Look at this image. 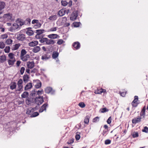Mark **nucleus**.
<instances>
[{"label":"nucleus","mask_w":148,"mask_h":148,"mask_svg":"<svg viewBox=\"0 0 148 148\" xmlns=\"http://www.w3.org/2000/svg\"><path fill=\"white\" fill-rule=\"evenodd\" d=\"M10 48L9 46L6 47L4 49L5 52L6 53H9L10 51Z\"/></svg>","instance_id":"nucleus-46"},{"label":"nucleus","mask_w":148,"mask_h":148,"mask_svg":"<svg viewBox=\"0 0 148 148\" xmlns=\"http://www.w3.org/2000/svg\"><path fill=\"white\" fill-rule=\"evenodd\" d=\"M78 105L82 108H84L85 107L86 105L84 102H80L79 104Z\"/></svg>","instance_id":"nucleus-45"},{"label":"nucleus","mask_w":148,"mask_h":148,"mask_svg":"<svg viewBox=\"0 0 148 148\" xmlns=\"http://www.w3.org/2000/svg\"><path fill=\"white\" fill-rule=\"evenodd\" d=\"M142 132L145 133H148V127L147 126L144 127V129L142 130Z\"/></svg>","instance_id":"nucleus-51"},{"label":"nucleus","mask_w":148,"mask_h":148,"mask_svg":"<svg viewBox=\"0 0 148 148\" xmlns=\"http://www.w3.org/2000/svg\"><path fill=\"white\" fill-rule=\"evenodd\" d=\"M34 111V108H29L27 109L26 113L27 114L30 115L31 116Z\"/></svg>","instance_id":"nucleus-14"},{"label":"nucleus","mask_w":148,"mask_h":148,"mask_svg":"<svg viewBox=\"0 0 148 148\" xmlns=\"http://www.w3.org/2000/svg\"><path fill=\"white\" fill-rule=\"evenodd\" d=\"M18 86V89L16 90V91H20L23 87L22 85H17Z\"/></svg>","instance_id":"nucleus-47"},{"label":"nucleus","mask_w":148,"mask_h":148,"mask_svg":"<svg viewBox=\"0 0 148 148\" xmlns=\"http://www.w3.org/2000/svg\"><path fill=\"white\" fill-rule=\"evenodd\" d=\"M58 28L57 27H52L50 29L49 31L51 32L55 31L57 30Z\"/></svg>","instance_id":"nucleus-53"},{"label":"nucleus","mask_w":148,"mask_h":148,"mask_svg":"<svg viewBox=\"0 0 148 148\" xmlns=\"http://www.w3.org/2000/svg\"><path fill=\"white\" fill-rule=\"evenodd\" d=\"M43 97L39 96L36 97L35 99V102L38 105L41 104L43 102Z\"/></svg>","instance_id":"nucleus-1"},{"label":"nucleus","mask_w":148,"mask_h":148,"mask_svg":"<svg viewBox=\"0 0 148 148\" xmlns=\"http://www.w3.org/2000/svg\"><path fill=\"white\" fill-rule=\"evenodd\" d=\"M73 46L76 50H77L80 48V45L78 42H76L73 43Z\"/></svg>","instance_id":"nucleus-9"},{"label":"nucleus","mask_w":148,"mask_h":148,"mask_svg":"<svg viewBox=\"0 0 148 148\" xmlns=\"http://www.w3.org/2000/svg\"><path fill=\"white\" fill-rule=\"evenodd\" d=\"M111 140L109 139L106 140L105 142V143L106 145H108L110 144L111 143Z\"/></svg>","instance_id":"nucleus-58"},{"label":"nucleus","mask_w":148,"mask_h":148,"mask_svg":"<svg viewBox=\"0 0 148 148\" xmlns=\"http://www.w3.org/2000/svg\"><path fill=\"white\" fill-rule=\"evenodd\" d=\"M32 84L31 83H28L25 86L24 88L25 90H28V89L32 88Z\"/></svg>","instance_id":"nucleus-17"},{"label":"nucleus","mask_w":148,"mask_h":148,"mask_svg":"<svg viewBox=\"0 0 148 148\" xmlns=\"http://www.w3.org/2000/svg\"><path fill=\"white\" fill-rule=\"evenodd\" d=\"M34 84L36 83L35 84V87L36 88H40L41 86V83L38 80H33Z\"/></svg>","instance_id":"nucleus-5"},{"label":"nucleus","mask_w":148,"mask_h":148,"mask_svg":"<svg viewBox=\"0 0 148 148\" xmlns=\"http://www.w3.org/2000/svg\"><path fill=\"white\" fill-rule=\"evenodd\" d=\"M6 56L5 55H2L0 57V62L3 63L6 60Z\"/></svg>","instance_id":"nucleus-28"},{"label":"nucleus","mask_w":148,"mask_h":148,"mask_svg":"<svg viewBox=\"0 0 148 148\" xmlns=\"http://www.w3.org/2000/svg\"><path fill=\"white\" fill-rule=\"evenodd\" d=\"M47 37L50 39H56L59 37V36L57 34H51L49 35Z\"/></svg>","instance_id":"nucleus-12"},{"label":"nucleus","mask_w":148,"mask_h":148,"mask_svg":"<svg viewBox=\"0 0 148 148\" xmlns=\"http://www.w3.org/2000/svg\"><path fill=\"white\" fill-rule=\"evenodd\" d=\"M16 84L15 82H12L10 84V89L12 90H13L16 88Z\"/></svg>","instance_id":"nucleus-16"},{"label":"nucleus","mask_w":148,"mask_h":148,"mask_svg":"<svg viewBox=\"0 0 148 148\" xmlns=\"http://www.w3.org/2000/svg\"><path fill=\"white\" fill-rule=\"evenodd\" d=\"M61 3L62 5L64 6H66L68 4L67 2L66 1H62Z\"/></svg>","instance_id":"nucleus-48"},{"label":"nucleus","mask_w":148,"mask_h":148,"mask_svg":"<svg viewBox=\"0 0 148 148\" xmlns=\"http://www.w3.org/2000/svg\"><path fill=\"white\" fill-rule=\"evenodd\" d=\"M100 111L101 113H103L108 112L109 111V110L105 108L101 109Z\"/></svg>","instance_id":"nucleus-39"},{"label":"nucleus","mask_w":148,"mask_h":148,"mask_svg":"<svg viewBox=\"0 0 148 148\" xmlns=\"http://www.w3.org/2000/svg\"><path fill=\"white\" fill-rule=\"evenodd\" d=\"M64 42V41L62 39H59L57 42V43L59 45H60L62 44V43Z\"/></svg>","instance_id":"nucleus-54"},{"label":"nucleus","mask_w":148,"mask_h":148,"mask_svg":"<svg viewBox=\"0 0 148 148\" xmlns=\"http://www.w3.org/2000/svg\"><path fill=\"white\" fill-rule=\"evenodd\" d=\"M25 70V68L24 67H21V68L20 71L21 74V75H23V73H24V71Z\"/></svg>","instance_id":"nucleus-52"},{"label":"nucleus","mask_w":148,"mask_h":148,"mask_svg":"<svg viewBox=\"0 0 148 148\" xmlns=\"http://www.w3.org/2000/svg\"><path fill=\"white\" fill-rule=\"evenodd\" d=\"M18 25L17 23H14L12 26V28L13 29H17L18 28Z\"/></svg>","instance_id":"nucleus-32"},{"label":"nucleus","mask_w":148,"mask_h":148,"mask_svg":"<svg viewBox=\"0 0 148 148\" xmlns=\"http://www.w3.org/2000/svg\"><path fill=\"white\" fill-rule=\"evenodd\" d=\"M45 32V30L43 29L36 30V32L37 34L36 36V38H40L39 36Z\"/></svg>","instance_id":"nucleus-8"},{"label":"nucleus","mask_w":148,"mask_h":148,"mask_svg":"<svg viewBox=\"0 0 148 148\" xmlns=\"http://www.w3.org/2000/svg\"><path fill=\"white\" fill-rule=\"evenodd\" d=\"M103 92V91L102 90V89L98 90L97 91H96L95 92V93L96 94H101Z\"/></svg>","instance_id":"nucleus-60"},{"label":"nucleus","mask_w":148,"mask_h":148,"mask_svg":"<svg viewBox=\"0 0 148 148\" xmlns=\"http://www.w3.org/2000/svg\"><path fill=\"white\" fill-rule=\"evenodd\" d=\"M23 81L21 79H19L17 82V85H22Z\"/></svg>","instance_id":"nucleus-57"},{"label":"nucleus","mask_w":148,"mask_h":148,"mask_svg":"<svg viewBox=\"0 0 148 148\" xmlns=\"http://www.w3.org/2000/svg\"><path fill=\"white\" fill-rule=\"evenodd\" d=\"M59 53L58 52H53L52 54V57L53 58H57L58 56Z\"/></svg>","instance_id":"nucleus-36"},{"label":"nucleus","mask_w":148,"mask_h":148,"mask_svg":"<svg viewBox=\"0 0 148 148\" xmlns=\"http://www.w3.org/2000/svg\"><path fill=\"white\" fill-rule=\"evenodd\" d=\"M145 107L144 106L142 110H141V112L140 113V116H143V117H144L145 115Z\"/></svg>","instance_id":"nucleus-26"},{"label":"nucleus","mask_w":148,"mask_h":148,"mask_svg":"<svg viewBox=\"0 0 148 148\" xmlns=\"http://www.w3.org/2000/svg\"><path fill=\"white\" fill-rule=\"evenodd\" d=\"M6 6L5 3L3 1H0V9L3 10Z\"/></svg>","instance_id":"nucleus-23"},{"label":"nucleus","mask_w":148,"mask_h":148,"mask_svg":"<svg viewBox=\"0 0 148 148\" xmlns=\"http://www.w3.org/2000/svg\"><path fill=\"white\" fill-rule=\"evenodd\" d=\"M12 41V40L11 39L8 38L6 40L5 42L8 45H9L11 44Z\"/></svg>","instance_id":"nucleus-43"},{"label":"nucleus","mask_w":148,"mask_h":148,"mask_svg":"<svg viewBox=\"0 0 148 148\" xmlns=\"http://www.w3.org/2000/svg\"><path fill=\"white\" fill-rule=\"evenodd\" d=\"M80 136L79 134H76L75 136V138L77 140H78L79 139Z\"/></svg>","instance_id":"nucleus-63"},{"label":"nucleus","mask_w":148,"mask_h":148,"mask_svg":"<svg viewBox=\"0 0 148 148\" xmlns=\"http://www.w3.org/2000/svg\"><path fill=\"white\" fill-rule=\"evenodd\" d=\"M89 117L88 116H86L84 120V123L87 124L89 122Z\"/></svg>","instance_id":"nucleus-35"},{"label":"nucleus","mask_w":148,"mask_h":148,"mask_svg":"<svg viewBox=\"0 0 148 148\" xmlns=\"http://www.w3.org/2000/svg\"><path fill=\"white\" fill-rule=\"evenodd\" d=\"M20 57L22 61H26L29 58V56L28 55H27L25 56H23Z\"/></svg>","instance_id":"nucleus-20"},{"label":"nucleus","mask_w":148,"mask_h":148,"mask_svg":"<svg viewBox=\"0 0 148 148\" xmlns=\"http://www.w3.org/2000/svg\"><path fill=\"white\" fill-rule=\"evenodd\" d=\"M8 35L6 34H5L1 36V38L3 39H5L8 37Z\"/></svg>","instance_id":"nucleus-62"},{"label":"nucleus","mask_w":148,"mask_h":148,"mask_svg":"<svg viewBox=\"0 0 148 148\" xmlns=\"http://www.w3.org/2000/svg\"><path fill=\"white\" fill-rule=\"evenodd\" d=\"M50 57V56L48 54H45L43 55L41 57V59L43 60L46 61Z\"/></svg>","instance_id":"nucleus-13"},{"label":"nucleus","mask_w":148,"mask_h":148,"mask_svg":"<svg viewBox=\"0 0 148 148\" xmlns=\"http://www.w3.org/2000/svg\"><path fill=\"white\" fill-rule=\"evenodd\" d=\"M41 25V24L39 22L38 23L36 24L34 26V27L35 28H37L39 27H40Z\"/></svg>","instance_id":"nucleus-44"},{"label":"nucleus","mask_w":148,"mask_h":148,"mask_svg":"<svg viewBox=\"0 0 148 148\" xmlns=\"http://www.w3.org/2000/svg\"><path fill=\"white\" fill-rule=\"evenodd\" d=\"M17 23L18 26L19 25L21 26L25 24L24 21H23L21 20L17 21Z\"/></svg>","instance_id":"nucleus-38"},{"label":"nucleus","mask_w":148,"mask_h":148,"mask_svg":"<svg viewBox=\"0 0 148 148\" xmlns=\"http://www.w3.org/2000/svg\"><path fill=\"white\" fill-rule=\"evenodd\" d=\"M141 117L140 116H138L137 118H135L132 120V123L133 124H136L140 122L141 121Z\"/></svg>","instance_id":"nucleus-7"},{"label":"nucleus","mask_w":148,"mask_h":148,"mask_svg":"<svg viewBox=\"0 0 148 148\" xmlns=\"http://www.w3.org/2000/svg\"><path fill=\"white\" fill-rule=\"evenodd\" d=\"M99 120V118L98 117H96L93 119L92 122H96L98 121Z\"/></svg>","instance_id":"nucleus-55"},{"label":"nucleus","mask_w":148,"mask_h":148,"mask_svg":"<svg viewBox=\"0 0 148 148\" xmlns=\"http://www.w3.org/2000/svg\"><path fill=\"white\" fill-rule=\"evenodd\" d=\"M31 22L30 18H27L25 21H24L25 25H27L30 24Z\"/></svg>","instance_id":"nucleus-41"},{"label":"nucleus","mask_w":148,"mask_h":148,"mask_svg":"<svg viewBox=\"0 0 148 148\" xmlns=\"http://www.w3.org/2000/svg\"><path fill=\"white\" fill-rule=\"evenodd\" d=\"M52 88L50 87H47L45 89L46 93H49L52 90Z\"/></svg>","instance_id":"nucleus-29"},{"label":"nucleus","mask_w":148,"mask_h":148,"mask_svg":"<svg viewBox=\"0 0 148 148\" xmlns=\"http://www.w3.org/2000/svg\"><path fill=\"white\" fill-rule=\"evenodd\" d=\"M20 46L21 44H15L14 46H13V47H12V49L13 50H17L18 48Z\"/></svg>","instance_id":"nucleus-25"},{"label":"nucleus","mask_w":148,"mask_h":148,"mask_svg":"<svg viewBox=\"0 0 148 148\" xmlns=\"http://www.w3.org/2000/svg\"><path fill=\"white\" fill-rule=\"evenodd\" d=\"M29 77L28 75H24L23 76V80L25 83H26L27 82Z\"/></svg>","instance_id":"nucleus-27"},{"label":"nucleus","mask_w":148,"mask_h":148,"mask_svg":"<svg viewBox=\"0 0 148 148\" xmlns=\"http://www.w3.org/2000/svg\"><path fill=\"white\" fill-rule=\"evenodd\" d=\"M12 14L10 13L5 14L2 16V18L1 19L5 20H10L12 18Z\"/></svg>","instance_id":"nucleus-2"},{"label":"nucleus","mask_w":148,"mask_h":148,"mask_svg":"<svg viewBox=\"0 0 148 148\" xmlns=\"http://www.w3.org/2000/svg\"><path fill=\"white\" fill-rule=\"evenodd\" d=\"M38 23H39V21L37 19H34L32 22V24H36Z\"/></svg>","instance_id":"nucleus-56"},{"label":"nucleus","mask_w":148,"mask_h":148,"mask_svg":"<svg viewBox=\"0 0 148 148\" xmlns=\"http://www.w3.org/2000/svg\"><path fill=\"white\" fill-rule=\"evenodd\" d=\"M14 56V54L12 53H10L8 55V56L10 58V59H15Z\"/></svg>","instance_id":"nucleus-31"},{"label":"nucleus","mask_w":148,"mask_h":148,"mask_svg":"<svg viewBox=\"0 0 148 148\" xmlns=\"http://www.w3.org/2000/svg\"><path fill=\"white\" fill-rule=\"evenodd\" d=\"M29 95V93L28 92L25 91L21 95V97L22 98H26V99L28 97Z\"/></svg>","instance_id":"nucleus-19"},{"label":"nucleus","mask_w":148,"mask_h":148,"mask_svg":"<svg viewBox=\"0 0 148 148\" xmlns=\"http://www.w3.org/2000/svg\"><path fill=\"white\" fill-rule=\"evenodd\" d=\"M73 24L74 27H77L79 26V25L80 24V22H74Z\"/></svg>","instance_id":"nucleus-49"},{"label":"nucleus","mask_w":148,"mask_h":148,"mask_svg":"<svg viewBox=\"0 0 148 148\" xmlns=\"http://www.w3.org/2000/svg\"><path fill=\"white\" fill-rule=\"evenodd\" d=\"M47 40V38H43L40 40L39 41L41 43H44L45 42L46 44Z\"/></svg>","instance_id":"nucleus-34"},{"label":"nucleus","mask_w":148,"mask_h":148,"mask_svg":"<svg viewBox=\"0 0 148 148\" xmlns=\"http://www.w3.org/2000/svg\"><path fill=\"white\" fill-rule=\"evenodd\" d=\"M132 136L133 138L137 137L138 136V132H136L135 134L132 135Z\"/></svg>","instance_id":"nucleus-61"},{"label":"nucleus","mask_w":148,"mask_h":148,"mask_svg":"<svg viewBox=\"0 0 148 148\" xmlns=\"http://www.w3.org/2000/svg\"><path fill=\"white\" fill-rule=\"evenodd\" d=\"M57 18V15L55 14L53 15H51L49 18H48V19L51 21H53L56 20Z\"/></svg>","instance_id":"nucleus-22"},{"label":"nucleus","mask_w":148,"mask_h":148,"mask_svg":"<svg viewBox=\"0 0 148 148\" xmlns=\"http://www.w3.org/2000/svg\"><path fill=\"white\" fill-rule=\"evenodd\" d=\"M27 53V51L24 49H22L21 51L20 57L23 56Z\"/></svg>","instance_id":"nucleus-37"},{"label":"nucleus","mask_w":148,"mask_h":148,"mask_svg":"<svg viewBox=\"0 0 148 148\" xmlns=\"http://www.w3.org/2000/svg\"><path fill=\"white\" fill-rule=\"evenodd\" d=\"M48 106V104L47 103H45L43 104L39 110V112H42L46 110V107Z\"/></svg>","instance_id":"nucleus-10"},{"label":"nucleus","mask_w":148,"mask_h":148,"mask_svg":"<svg viewBox=\"0 0 148 148\" xmlns=\"http://www.w3.org/2000/svg\"><path fill=\"white\" fill-rule=\"evenodd\" d=\"M26 102L27 105L30 104L31 103V99L28 97L26 99Z\"/></svg>","instance_id":"nucleus-42"},{"label":"nucleus","mask_w":148,"mask_h":148,"mask_svg":"<svg viewBox=\"0 0 148 148\" xmlns=\"http://www.w3.org/2000/svg\"><path fill=\"white\" fill-rule=\"evenodd\" d=\"M65 11L64 10H61L58 12V14L60 16H62L65 14Z\"/></svg>","instance_id":"nucleus-30"},{"label":"nucleus","mask_w":148,"mask_h":148,"mask_svg":"<svg viewBox=\"0 0 148 148\" xmlns=\"http://www.w3.org/2000/svg\"><path fill=\"white\" fill-rule=\"evenodd\" d=\"M27 66L29 69H31L34 66V62H27Z\"/></svg>","instance_id":"nucleus-11"},{"label":"nucleus","mask_w":148,"mask_h":148,"mask_svg":"<svg viewBox=\"0 0 148 148\" xmlns=\"http://www.w3.org/2000/svg\"><path fill=\"white\" fill-rule=\"evenodd\" d=\"M39 114V113L37 112H33L32 114L30 116V117H36Z\"/></svg>","instance_id":"nucleus-40"},{"label":"nucleus","mask_w":148,"mask_h":148,"mask_svg":"<svg viewBox=\"0 0 148 148\" xmlns=\"http://www.w3.org/2000/svg\"><path fill=\"white\" fill-rule=\"evenodd\" d=\"M25 38V35L23 34H19L17 35L16 36V38L18 40L22 41L24 40Z\"/></svg>","instance_id":"nucleus-4"},{"label":"nucleus","mask_w":148,"mask_h":148,"mask_svg":"<svg viewBox=\"0 0 148 148\" xmlns=\"http://www.w3.org/2000/svg\"><path fill=\"white\" fill-rule=\"evenodd\" d=\"M26 33L29 36H32L34 34V32L32 30H28L26 32Z\"/></svg>","instance_id":"nucleus-33"},{"label":"nucleus","mask_w":148,"mask_h":148,"mask_svg":"<svg viewBox=\"0 0 148 148\" xmlns=\"http://www.w3.org/2000/svg\"><path fill=\"white\" fill-rule=\"evenodd\" d=\"M15 61V59H9L8 60V62L9 65L12 66L14 65Z\"/></svg>","instance_id":"nucleus-24"},{"label":"nucleus","mask_w":148,"mask_h":148,"mask_svg":"<svg viewBox=\"0 0 148 148\" xmlns=\"http://www.w3.org/2000/svg\"><path fill=\"white\" fill-rule=\"evenodd\" d=\"M55 43V41L51 39H49L47 38V40L46 45H53Z\"/></svg>","instance_id":"nucleus-18"},{"label":"nucleus","mask_w":148,"mask_h":148,"mask_svg":"<svg viewBox=\"0 0 148 148\" xmlns=\"http://www.w3.org/2000/svg\"><path fill=\"white\" fill-rule=\"evenodd\" d=\"M40 49V48L39 46H36L33 48L32 51L34 53H36L39 52Z\"/></svg>","instance_id":"nucleus-21"},{"label":"nucleus","mask_w":148,"mask_h":148,"mask_svg":"<svg viewBox=\"0 0 148 148\" xmlns=\"http://www.w3.org/2000/svg\"><path fill=\"white\" fill-rule=\"evenodd\" d=\"M134 98V99L132 102V104L133 107H136L137 106L138 104L137 101L138 100V96H135Z\"/></svg>","instance_id":"nucleus-6"},{"label":"nucleus","mask_w":148,"mask_h":148,"mask_svg":"<svg viewBox=\"0 0 148 148\" xmlns=\"http://www.w3.org/2000/svg\"><path fill=\"white\" fill-rule=\"evenodd\" d=\"M5 44L3 42H0V48L3 49L5 47Z\"/></svg>","instance_id":"nucleus-50"},{"label":"nucleus","mask_w":148,"mask_h":148,"mask_svg":"<svg viewBox=\"0 0 148 148\" xmlns=\"http://www.w3.org/2000/svg\"><path fill=\"white\" fill-rule=\"evenodd\" d=\"M126 94V92H120V94L123 97H124L125 96Z\"/></svg>","instance_id":"nucleus-64"},{"label":"nucleus","mask_w":148,"mask_h":148,"mask_svg":"<svg viewBox=\"0 0 148 148\" xmlns=\"http://www.w3.org/2000/svg\"><path fill=\"white\" fill-rule=\"evenodd\" d=\"M112 118L111 116H110L107 121V123L108 124H110L111 122Z\"/></svg>","instance_id":"nucleus-59"},{"label":"nucleus","mask_w":148,"mask_h":148,"mask_svg":"<svg viewBox=\"0 0 148 148\" xmlns=\"http://www.w3.org/2000/svg\"><path fill=\"white\" fill-rule=\"evenodd\" d=\"M38 44V42L37 41H32L28 43V45L30 47H34Z\"/></svg>","instance_id":"nucleus-15"},{"label":"nucleus","mask_w":148,"mask_h":148,"mask_svg":"<svg viewBox=\"0 0 148 148\" xmlns=\"http://www.w3.org/2000/svg\"><path fill=\"white\" fill-rule=\"evenodd\" d=\"M78 11H74L71 14L70 17V20L71 21H74L77 18L78 16Z\"/></svg>","instance_id":"nucleus-3"}]
</instances>
